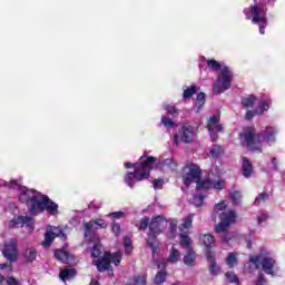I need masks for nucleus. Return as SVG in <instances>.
<instances>
[{
	"label": "nucleus",
	"mask_w": 285,
	"mask_h": 285,
	"mask_svg": "<svg viewBox=\"0 0 285 285\" xmlns=\"http://www.w3.org/2000/svg\"><path fill=\"white\" fill-rule=\"evenodd\" d=\"M276 135L277 130H275L274 127H266L258 134L255 127H246L240 134V137L246 142L247 148L253 153H263L262 140L264 139V141L271 146V144H275Z\"/></svg>",
	"instance_id": "nucleus-1"
},
{
	"label": "nucleus",
	"mask_w": 285,
	"mask_h": 285,
	"mask_svg": "<svg viewBox=\"0 0 285 285\" xmlns=\"http://www.w3.org/2000/svg\"><path fill=\"white\" fill-rule=\"evenodd\" d=\"M168 224V219L165 218L164 215H157L151 217L149 224V230L146 237L147 247L150 248L153 257L159 253V235L164 233V228H166Z\"/></svg>",
	"instance_id": "nucleus-2"
},
{
	"label": "nucleus",
	"mask_w": 285,
	"mask_h": 285,
	"mask_svg": "<svg viewBox=\"0 0 285 285\" xmlns=\"http://www.w3.org/2000/svg\"><path fill=\"white\" fill-rule=\"evenodd\" d=\"M254 3L249 8H245L243 12L248 21L252 19V23L258 26L261 35H266V26H268L266 13L268 12V7L264 2L257 3V0H254Z\"/></svg>",
	"instance_id": "nucleus-3"
},
{
	"label": "nucleus",
	"mask_w": 285,
	"mask_h": 285,
	"mask_svg": "<svg viewBox=\"0 0 285 285\" xmlns=\"http://www.w3.org/2000/svg\"><path fill=\"white\" fill-rule=\"evenodd\" d=\"M46 212L49 215H59V205L50 199L48 195H36L29 206V215L37 217V215H41V213Z\"/></svg>",
	"instance_id": "nucleus-4"
},
{
	"label": "nucleus",
	"mask_w": 285,
	"mask_h": 285,
	"mask_svg": "<svg viewBox=\"0 0 285 285\" xmlns=\"http://www.w3.org/2000/svg\"><path fill=\"white\" fill-rule=\"evenodd\" d=\"M261 259L262 257L259 255L249 257V262L254 264L255 268H259V266H262L265 275H271V277H277V274L279 273V266H277V261L268 256H265L262 261Z\"/></svg>",
	"instance_id": "nucleus-5"
},
{
	"label": "nucleus",
	"mask_w": 285,
	"mask_h": 285,
	"mask_svg": "<svg viewBox=\"0 0 285 285\" xmlns=\"http://www.w3.org/2000/svg\"><path fill=\"white\" fill-rule=\"evenodd\" d=\"M230 83H233V71H230V68L224 67L214 82V95H222L223 92H226V90H230Z\"/></svg>",
	"instance_id": "nucleus-6"
},
{
	"label": "nucleus",
	"mask_w": 285,
	"mask_h": 285,
	"mask_svg": "<svg viewBox=\"0 0 285 285\" xmlns=\"http://www.w3.org/2000/svg\"><path fill=\"white\" fill-rule=\"evenodd\" d=\"M156 163L157 158L155 156H148L146 154L140 156L136 163V169L139 173L138 179H149L150 171L153 170V166H155Z\"/></svg>",
	"instance_id": "nucleus-7"
},
{
	"label": "nucleus",
	"mask_w": 285,
	"mask_h": 285,
	"mask_svg": "<svg viewBox=\"0 0 285 285\" xmlns=\"http://www.w3.org/2000/svg\"><path fill=\"white\" fill-rule=\"evenodd\" d=\"M183 183L187 188H190V184L195 181L197 184L198 179H202V167L195 163H189L183 168Z\"/></svg>",
	"instance_id": "nucleus-8"
},
{
	"label": "nucleus",
	"mask_w": 285,
	"mask_h": 285,
	"mask_svg": "<svg viewBox=\"0 0 285 285\" xmlns=\"http://www.w3.org/2000/svg\"><path fill=\"white\" fill-rule=\"evenodd\" d=\"M193 139H195V129L188 122L183 124L178 132L174 135L176 146H179L181 141L193 144Z\"/></svg>",
	"instance_id": "nucleus-9"
},
{
	"label": "nucleus",
	"mask_w": 285,
	"mask_h": 285,
	"mask_svg": "<svg viewBox=\"0 0 285 285\" xmlns=\"http://www.w3.org/2000/svg\"><path fill=\"white\" fill-rule=\"evenodd\" d=\"M59 237L62 242H66L68 239V236L66 233H63V229L56 226H48L47 232L45 233V239L42 242L43 248H50L52 246V242Z\"/></svg>",
	"instance_id": "nucleus-10"
},
{
	"label": "nucleus",
	"mask_w": 285,
	"mask_h": 285,
	"mask_svg": "<svg viewBox=\"0 0 285 285\" xmlns=\"http://www.w3.org/2000/svg\"><path fill=\"white\" fill-rule=\"evenodd\" d=\"M219 223L215 226V233H225L226 228L232 224H235L237 219V213L235 210L223 212L219 214Z\"/></svg>",
	"instance_id": "nucleus-11"
},
{
	"label": "nucleus",
	"mask_w": 285,
	"mask_h": 285,
	"mask_svg": "<svg viewBox=\"0 0 285 285\" xmlns=\"http://www.w3.org/2000/svg\"><path fill=\"white\" fill-rule=\"evenodd\" d=\"M2 255L8 262L14 263L17 259H19V249H18V243L17 239L11 238L7 242H4L3 248H2Z\"/></svg>",
	"instance_id": "nucleus-12"
},
{
	"label": "nucleus",
	"mask_w": 285,
	"mask_h": 285,
	"mask_svg": "<svg viewBox=\"0 0 285 285\" xmlns=\"http://www.w3.org/2000/svg\"><path fill=\"white\" fill-rule=\"evenodd\" d=\"M110 264H112V254L110 252H105L101 259L95 262L98 273H106L110 268Z\"/></svg>",
	"instance_id": "nucleus-13"
},
{
	"label": "nucleus",
	"mask_w": 285,
	"mask_h": 285,
	"mask_svg": "<svg viewBox=\"0 0 285 285\" xmlns=\"http://www.w3.org/2000/svg\"><path fill=\"white\" fill-rule=\"evenodd\" d=\"M53 257L58 262H61V264H70V262H75L76 259L75 255L66 249H55Z\"/></svg>",
	"instance_id": "nucleus-14"
},
{
	"label": "nucleus",
	"mask_w": 285,
	"mask_h": 285,
	"mask_svg": "<svg viewBox=\"0 0 285 285\" xmlns=\"http://www.w3.org/2000/svg\"><path fill=\"white\" fill-rule=\"evenodd\" d=\"M37 190L35 189H28L23 188V190L19 194L18 199L20 204H26V206H29L32 204V199L37 196Z\"/></svg>",
	"instance_id": "nucleus-15"
},
{
	"label": "nucleus",
	"mask_w": 285,
	"mask_h": 285,
	"mask_svg": "<svg viewBox=\"0 0 285 285\" xmlns=\"http://www.w3.org/2000/svg\"><path fill=\"white\" fill-rule=\"evenodd\" d=\"M217 124H219V116L209 117L207 121V130L209 132L212 141H217V139H219V135L215 132V126H217Z\"/></svg>",
	"instance_id": "nucleus-16"
},
{
	"label": "nucleus",
	"mask_w": 285,
	"mask_h": 285,
	"mask_svg": "<svg viewBox=\"0 0 285 285\" xmlns=\"http://www.w3.org/2000/svg\"><path fill=\"white\" fill-rule=\"evenodd\" d=\"M95 225L98 226L97 228H108L106 220L101 218H96L95 220L85 224V237H88V235H90V230H92V227Z\"/></svg>",
	"instance_id": "nucleus-17"
},
{
	"label": "nucleus",
	"mask_w": 285,
	"mask_h": 285,
	"mask_svg": "<svg viewBox=\"0 0 285 285\" xmlns=\"http://www.w3.org/2000/svg\"><path fill=\"white\" fill-rule=\"evenodd\" d=\"M139 175H141L137 169L134 173H127L124 177L125 184L129 186V188H135V180L136 181H144L145 179H139Z\"/></svg>",
	"instance_id": "nucleus-18"
},
{
	"label": "nucleus",
	"mask_w": 285,
	"mask_h": 285,
	"mask_svg": "<svg viewBox=\"0 0 285 285\" xmlns=\"http://www.w3.org/2000/svg\"><path fill=\"white\" fill-rule=\"evenodd\" d=\"M243 177L246 179H250L253 176V163H250V159L248 157H243L242 168Z\"/></svg>",
	"instance_id": "nucleus-19"
},
{
	"label": "nucleus",
	"mask_w": 285,
	"mask_h": 285,
	"mask_svg": "<svg viewBox=\"0 0 285 285\" xmlns=\"http://www.w3.org/2000/svg\"><path fill=\"white\" fill-rule=\"evenodd\" d=\"M196 262H197V253L195 252V249H187L183 258V263L185 264V266L193 267L195 266Z\"/></svg>",
	"instance_id": "nucleus-20"
},
{
	"label": "nucleus",
	"mask_w": 285,
	"mask_h": 285,
	"mask_svg": "<svg viewBox=\"0 0 285 285\" xmlns=\"http://www.w3.org/2000/svg\"><path fill=\"white\" fill-rule=\"evenodd\" d=\"M179 237H180V242H179L180 248H184V250H194L193 249L194 242H193V238L188 236V234L181 233Z\"/></svg>",
	"instance_id": "nucleus-21"
},
{
	"label": "nucleus",
	"mask_w": 285,
	"mask_h": 285,
	"mask_svg": "<svg viewBox=\"0 0 285 285\" xmlns=\"http://www.w3.org/2000/svg\"><path fill=\"white\" fill-rule=\"evenodd\" d=\"M240 104L243 108H253L255 104H257V96L249 95L247 97H242Z\"/></svg>",
	"instance_id": "nucleus-22"
},
{
	"label": "nucleus",
	"mask_w": 285,
	"mask_h": 285,
	"mask_svg": "<svg viewBox=\"0 0 285 285\" xmlns=\"http://www.w3.org/2000/svg\"><path fill=\"white\" fill-rule=\"evenodd\" d=\"M213 188V180L206 179H198L196 181V190H212Z\"/></svg>",
	"instance_id": "nucleus-23"
},
{
	"label": "nucleus",
	"mask_w": 285,
	"mask_h": 285,
	"mask_svg": "<svg viewBox=\"0 0 285 285\" xmlns=\"http://www.w3.org/2000/svg\"><path fill=\"white\" fill-rule=\"evenodd\" d=\"M16 224L28 226V228H35V219L30 216H17Z\"/></svg>",
	"instance_id": "nucleus-24"
},
{
	"label": "nucleus",
	"mask_w": 285,
	"mask_h": 285,
	"mask_svg": "<svg viewBox=\"0 0 285 285\" xmlns=\"http://www.w3.org/2000/svg\"><path fill=\"white\" fill-rule=\"evenodd\" d=\"M197 92H199V86L197 85H191L189 87H187L184 91H183V98L184 99H193V97L195 95H197Z\"/></svg>",
	"instance_id": "nucleus-25"
},
{
	"label": "nucleus",
	"mask_w": 285,
	"mask_h": 285,
	"mask_svg": "<svg viewBox=\"0 0 285 285\" xmlns=\"http://www.w3.org/2000/svg\"><path fill=\"white\" fill-rule=\"evenodd\" d=\"M209 155L213 157V159H219L222 155H224V147L220 145H213L209 149Z\"/></svg>",
	"instance_id": "nucleus-26"
},
{
	"label": "nucleus",
	"mask_w": 285,
	"mask_h": 285,
	"mask_svg": "<svg viewBox=\"0 0 285 285\" xmlns=\"http://www.w3.org/2000/svg\"><path fill=\"white\" fill-rule=\"evenodd\" d=\"M200 240L206 248H213V246L215 245V236H213L212 234H204L203 236H200Z\"/></svg>",
	"instance_id": "nucleus-27"
},
{
	"label": "nucleus",
	"mask_w": 285,
	"mask_h": 285,
	"mask_svg": "<svg viewBox=\"0 0 285 285\" xmlns=\"http://www.w3.org/2000/svg\"><path fill=\"white\" fill-rule=\"evenodd\" d=\"M193 219H195V214H189L179 226V230H188V228H193Z\"/></svg>",
	"instance_id": "nucleus-28"
},
{
	"label": "nucleus",
	"mask_w": 285,
	"mask_h": 285,
	"mask_svg": "<svg viewBox=\"0 0 285 285\" xmlns=\"http://www.w3.org/2000/svg\"><path fill=\"white\" fill-rule=\"evenodd\" d=\"M147 277H148L147 274L135 275V276H132L131 282L129 283V285H146Z\"/></svg>",
	"instance_id": "nucleus-29"
},
{
	"label": "nucleus",
	"mask_w": 285,
	"mask_h": 285,
	"mask_svg": "<svg viewBox=\"0 0 285 285\" xmlns=\"http://www.w3.org/2000/svg\"><path fill=\"white\" fill-rule=\"evenodd\" d=\"M24 259L28 264H32L37 259V249L35 247L28 248L24 253Z\"/></svg>",
	"instance_id": "nucleus-30"
},
{
	"label": "nucleus",
	"mask_w": 285,
	"mask_h": 285,
	"mask_svg": "<svg viewBox=\"0 0 285 285\" xmlns=\"http://www.w3.org/2000/svg\"><path fill=\"white\" fill-rule=\"evenodd\" d=\"M76 275L77 272L72 268H65L59 273V277L62 282H66V279H70V277H75Z\"/></svg>",
	"instance_id": "nucleus-31"
},
{
	"label": "nucleus",
	"mask_w": 285,
	"mask_h": 285,
	"mask_svg": "<svg viewBox=\"0 0 285 285\" xmlns=\"http://www.w3.org/2000/svg\"><path fill=\"white\" fill-rule=\"evenodd\" d=\"M208 271L210 275L217 277V275H220L222 273V267L217 265V261H213L212 263H208Z\"/></svg>",
	"instance_id": "nucleus-32"
},
{
	"label": "nucleus",
	"mask_w": 285,
	"mask_h": 285,
	"mask_svg": "<svg viewBox=\"0 0 285 285\" xmlns=\"http://www.w3.org/2000/svg\"><path fill=\"white\" fill-rule=\"evenodd\" d=\"M166 277H168V272H166V269H160L157 272L154 282L156 285H161L164 282H166Z\"/></svg>",
	"instance_id": "nucleus-33"
},
{
	"label": "nucleus",
	"mask_w": 285,
	"mask_h": 285,
	"mask_svg": "<svg viewBox=\"0 0 285 285\" xmlns=\"http://www.w3.org/2000/svg\"><path fill=\"white\" fill-rule=\"evenodd\" d=\"M206 105V94L205 92H198L196 97V107L198 110H202L204 106Z\"/></svg>",
	"instance_id": "nucleus-34"
},
{
	"label": "nucleus",
	"mask_w": 285,
	"mask_h": 285,
	"mask_svg": "<svg viewBox=\"0 0 285 285\" xmlns=\"http://www.w3.org/2000/svg\"><path fill=\"white\" fill-rule=\"evenodd\" d=\"M179 256H180L179 249L171 247L168 262H170L171 264H177V262H179Z\"/></svg>",
	"instance_id": "nucleus-35"
},
{
	"label": "nucleus",
	"mask_w": 285,
	"mask_h": 285,
	"mask_svg": "<svg viewBox=\"0 0 285 285\" xmlns=\"http://www.w3.org/2000/svg\"><path fill=\"white\" fill-rule=\"evenodd\" d=\"M148 228L150 229V217L144 216L140 219V224L138 226V230L145 232V230H148Z\"/></svg>",
	"instance_id": "nucleus-36"
},
{
	"label": "nucleus",
	"mask_w": 285,
	"mask_h": 285,
	"mask_svg": "<svg viewBox=\"0 0 285 285\" xmlns=\"http://www.w3.org/2000/svg\"><path fill=\"white\" fill-rule=\"evenodd\" d=\"M124 247L126 255H130L132 253V239L130 236L124 237Z\"/></svg>",
	"instance_id": "nucleus-37"
},
{
	"label": "nucleus",
	"mask_w": 285,
	"mask_h": 285,
	"mask_svg": "<svg viewBox=\"0 0 285 285\" xmlns=\"http://www.w3.org/2000/svg\"><path fill=\"white\" fill-rule=\"evenodd\" d=\"M226 264L229 268H235V266H237V255L229 253L226 257Z\"/></svg>",
	"instance_id": "nucleus-38"
},
{
	"label": "nucleus",
	"mask_w": 285,
	"mask_h": 285,
	"mask_svg": "<svg viewBox=\"0 0 285 285\" xmlns=\"http://www.w3.org/2000/svg\"><path fill=\"white\" fill-rule=\"evenodd\" d=\"M207 67L209 68V70H214L215 72H217L218 70H222V65L219 63V61L215 59H208Z\"/></svg>",
	"instance_id": "nucleus-39"
},
{
	"label": "nucleus",
	"mask_w": 285,
	"mask_h": 285,
	"mask_svg": "<svg viewBox=\"0 0 285 285\" xmlns=\"http://www.w3.org/2000/svg\"><path fill=\"white\" fill-rule=\"evenodd\" d=\"M268 199V193H261L254 200V206H262Z\"/></svg>",
	"instance_id": "nucleus-40"
},
{
	"label": "nucleus",
	"mask_w": 285,
	"mask_h": 285,
	"mask_svg": "<svg viewBox=\"0 0 285 285\" xmlns=\"http://www.w3.org/2000/svg\"><path fill=\"white\" fill-rule=\"evenodd\" d=\"M161 124L165 128H177V124L166 116L161 117Z\"/></svg>",
	"instance_id": "nucleus-41"
},
{
	"label": "nucleus",
	"mask_w": 285,
	"mask_h": 285,
	"mask_svg": "<svg viewBox=\"0 0 285 285\" xmlns=\"http://www.w3.org/2000/svg\"><path fill=\"white\" fill-rule=\"evenodd\" d=\"M225 277H226V279H228V282H229L230 284H237V285H239V277H237V275L235 274V272H227V273L225 274Z\"/></svg>",
	"instance_id": "nucleus-42"
},
{
	"label": "nucleus",
	"mask_w": 285,
	"mask_h": 285,
	"mask_svg": "<svg viewBox=\"0 0 285 285\" xmlns=\"http://www.w3.org/2000/svg\"><path fill=\"white\" fill-rule=\"evenodd\" d=\"M229 197L233 202V204H240L242 202V191L235 190L229 194Z\"/></svg>",
	"instance_id": "nucleus-43"
},
{
	"label": "nucleus",
	"mask_w": 285,
	"mask_h": 285,
	"mask_svg": "<svg viewBox=\"0 0 285 285\" xmlns=\"http://www.w3.org/2000/svg\"><path fill=\"white\" fill-rule=\"evenodd\" d=\"M268 108H271V102L268 101H262L258 106V108L256 109V115H262L263 112H266V110H268Z\"/></svg>",
	"instance_id": "nucleus-44"
},
{
	"label": "nucleus",
	"mask_w": 285,
	"mask_h": 285,
	"mask_svg": "<svg viewBox=\"0 0 285 285\" xmlns=\"http://www.w3.org/2000/svg\"><path fill=\"white\" fill-rule=\"evenodd\" d=\"M177 224H178V220L175 218L169 220V233L171 237H175V235H177Z\"/></svg>",
	"instance_id": "nucleus-45"
},
{
	"label": "nucleus",
	"mask_w": 285,
	"mask_h": 285,
	"mask_svg": "<svg viewBox=\"0 0 285 285\" xmlns=\"http://www.w3.org/2000/svg\"><path fill=\"white\" fill-rule=\"evenodd\" d=\"M213 188H215V190H224V188H226V180H213Z\"/></svg>",
	"instance_id": "nucleus-46"
},
{
	"label": "nucleus",
	"mask_w": 285,
	"mask_h": 285,
	"mask_svg": "<svg viewBox=\"0 0 285 285\" xmlns=\"http://www.w3.org/2000/svg\"><path fill=\"white\" fill-rule=\"evenodd\" d=\"M193 204L199 208L200 206H204V195H194L193 197Z\"/></svg>",
	"instance_id": "nucleus-47"
},
{
	"label": "nucleus",
	"mask_w": 285,
	"mask_h": 285,
	"mask_svg": "<svg viewBox=\"0 0 285 285\" xmlns=\"http://www.w3.org/2000/svg\"><path fill=\"white\" fill-rule=\"evenodd\" d=\"M111 263L115 264V266L121 264V252H116L111 255Z\"/></svg>",
	"instance_id": "nucleus-48"
},
{
	"label": "nucleus",
	"mask_w": 285,
	"mask_h": 285,
	"mask_svg": "<svg viewBox=\"0 0 285 285\" xmlns=\"http://www.w3.org/2000/svg\"><path fill=\"white\" fill-rule=\"evenodd\" d=\"M111 232L114 233V235L116 237H119L120 233H121V225L117 222H114L111 224Z\"/></svg>",
	"instance_id": "nucleus-49"
},
{
	"label": "nucleus",
	"mask_w": 285,
	"mask_h": 285,
	"mask_svg": "<svg viewBox=\"0 0 285 285\" xmlns=\"http://www.w3.org/2000/svg\"><path fill=\"white\" fill-rule=\"evenodd\" d=\"M165 110H167L168 115H171V117H177V115H179V111H177V108L173 105L165 106Z\"/></svg>",
	"instance_id": "nucleus-50"
},
{
	"label": "nucleus",
	"mask_w": 285,
	"mask_h": 285,
	"mask_svg": "<svg viewBox=\"0 0 285 285\" xmlns=\"http://www.w3.org/2000/svg\"><path fill=\"white\" fill-rule=\"evenodd\" d=\"M268 281L264 276V273H258L255 285H266Z\"/></svg>",
	"instance_id": "nucleus-51"
},
{
	"label": "nucleus",
	"mask_w": 285,
	"mask_h": 285,
	"mask_svg": "<svg viewBox=\"0 0 285 285\" xmlns=\"http://www.w3.org/2000/svg\"><path fill=\"white\" fill-rule=\"evenodd\" d=\"M101 256V249L99 248V245L95 244L91 248V257H100Z\"/></svg>",
	"instance_id": "nucleus-52"
},
{
	"label": "nucleus",
	"mask_w": 285,
	"mask_h": 285,
	"mask_svg": "<svg viewBox=\"0 0 285 285\" xmlns=\"http://www.w3.org/2000/svg\"><path fill=\"white\" fill-rule=\"evenodd\" d=\"M6 186L7 188H12L13 190H17V188H21L19 180H11L9 183H6Z\"/></svg>",
	"instance_id": "nucleus-53"
},
{
	"label": "nucleus",
	"mask_w": 285,
	"mask_h": 285,
	"mask_svg": "<svg viewBox=\"0 0 285 285\" xmlns=\"http://www.w3.org/2000/svg\"><path fill=\"white\" fill-rule=\"evenodd\" d=\"M206 261H207V264H210L212 262H216L215 254L213 253V250L208 249L206 252Z\"/></svg>",
	"instance_id": "nucleus-54"
},
{
	"label": "nucleus",
	"mask_w": 285,
	"mask_h": 285,
	"mask_svg": "<svg viewBox=\"0 0 285 285\" xmlns=\"http://www.w3.org/2000/svg\"><path fill=\"white\" fill-rule=\"evenodd\" d=\"M124 215V212H112L108 215V217H111V219H121Z\"/></svg>",
	"instance_id": "nucleus-55"
},
{
	"label": "nucleus",
	"mask_w": 285,
	"mask_h": 285,
	"mask_svg": "<svg viewBox=\"0 0 285 285\" xmlns=\"http://www.w3.org/2000/svg\"><path fill=\"white\" fill-rule=\"evenodd\" d=\"M4 282L8 285H19V281L14 276H8Z\"/></svg>",
	"instance_id": "nucleus-56"
},
{
	"label": "nucleus",
	"mask_w": 285,
	"mask_h": 285,
	"mask_svg": "<svg viewBox=\"0 0 285 285\" xmlns=\"http://www.w3.org/2000/svg\"><path fill=\"white\" fill-rule=\"evenodd\" d=\"M153 186H154L155 190H157L158 188H161V186H164V179H161V178L155 179L153 181Z\"/></svg>",
	"instance_id": "nucleus-57"
},
{
	"label": "nucleus",
	"mask_w": 285,
	"mask_h": 285,
	"mask_svg": "<svg viewBox=\"0 0 285 285\" xmlns=\"http://www.w3.org/2000/svg\"><path fill=\"white\" fill-rule=\"evenodd\" d=\"M255 115H257V110H247V112L245 114V119L250 121V119H253V117H255Z\"/></svg>",
	"instance_id": "nucleus-58"
},
{
	"label": "nucleus",
	"mask_w": 285,
	"mask_h": 285,
	"mask_svg": "<svg viewBox=\"0 0 285 285\" xmlns=\"http://www.w3.org/2000/svg\"><path fill=\"white\" fill-rule=\"evenodd\" d=\"M266 219H268V214H265V213L258 215V217H257L258 224H264V222H266Z\"/></svg>",
	"instance_id": "nucleus-59"
},
{
	"label": "nucleus",
	"mask_w": 285,
	"mask_h": 285,
	"mask_svg": "<svg viewBox=\"0 0 285 285\" xmlns=\"http://www.w3.org/2000/svg\"><path fill=\"white\" fill-rule=\"evenodd\" d=\"M215 208L216 210H224L226 208V204L224 202L217 203Z\"/></svg>",
	"instance_id": "nucleus-60"
},
{
	"label": "nucleus",
	"mask_w": 285,
	"mask_h": 285,
	"mask_svg": "<svg viewBox=\"0 0 285 285\" xmlns=\"http://www.w3.org/2000/svg\"><path fill=\"white\" fill-rule=\"evenodd\" d=\"M164 166H170V168H173V164H175V161L173 160V158H167L163 161Z\"/></svg>",
	"instance_id": "nucleus-61"
},
{
	"label": "nucleus",
	"mask_w": 285,
	"mask_h": 285,
	"mask_svg": "<svg viewBox=\"0 0 285 285\" xmlns=\"http://www.w3.org/2000/svg\"><path fill=\"white\" fill-rule=\"evenodd\" d=\"M125 168H134V170H137V163H125Z\"/></svg>",
	"instance_id": "nucleus-62"
},
{
	"label": "nucleus",
	"mask_w": 285,
	"mask_h": 285,
	"mask_svg": "<svg viewBox=\"0 0 285 285\" xmlns=\"http://www.w3.org/2000/svg\"><path fill=\"white\" fill-rule=\"evenodd\" d=\"M272 166H273V170H278L276 157L272 158Z\"/></svg>",
	"instance_id": "nucleus-63"
},
{
	"label": "nucleus",
	"mask_w": 285,
	"mask_h": 285,
	"mask_svg": "<svg viewBox=\"0 0 285 285\" xmlns=\"http://www.w3.org/2000/svg\"><path fill=\"white\" fill-rule=\"evenodd\" d=\"M216 131H217V132H224V126L217 124V125H216Z\"/></svg>",
	"instance_id": "nucleus-64"
}]
</instances>
